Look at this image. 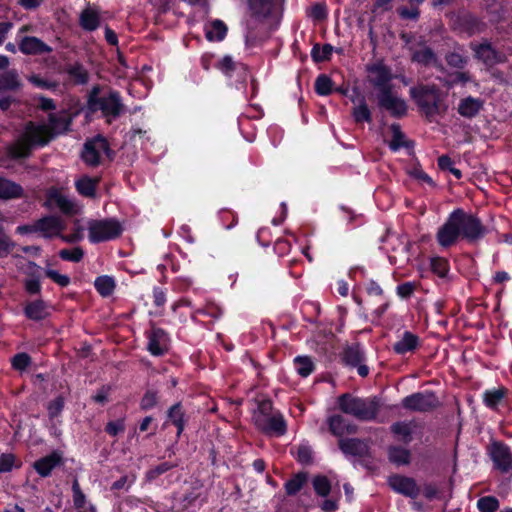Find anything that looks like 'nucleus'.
Returning <instances> with one entry per match:
<instances>
[{"label":"nucleus","instance_id":"f03ea898","mask_svg":"<svg viewBox=\"0 0 512 512\" xmlns=\"http://www.w3.org/2000/svg\"><path fill=\"white\" fill-rule=\"evenodd\" d=\"M484 234L485 229L478 218L462 209H456L439 228L436 238L441 247L447 248L456 244L460 237L473 241Z\"/></svg>","mask_w":512,"mask_h":512},{"label":"nucleus","instance_id":"6ab92c4d","mask_svg":"<svg viewBox=\"0 0 512 512\" xmlns=\"http://www.w3.org/2000/svg\"><path fill=\"white\" fill-rule=\"evenodd\" d=\"M19 50L24 54L49 53L51 48L36 37H23L19 41Z\"/></svg>","mask_w":512,"mask_h":512},{"label":"nucleus","instance_id":"4c0bfd02","mask_svg":"<svg viewBox=\"0 0 512 512\" xmlns=\"http://www.w3.org/2000/svg\"><path fill=\"white\" fill-rule=\"evenodd\" d=\"M352 115L357 123L371 121V112L364 100L353 108Z\"/></svg>","mask_w":512,"mask_h":512},{"label":"nucleus","instance_id":"5fc2aeb1","mask_svg":"<svg viewBox=\"0 0 512 512\" xmlns=\"http://www.w3.org/2000/svg\"><path fill=\"white\" fill-rule=\"evenodd\" d=\"M392 131H393V138L389 143V147L391 150L397 151L401 147H403L405 144L404 135L402 134V132L400 131L398 126L393 125Z\"/></svg>","mask_w":512,"mask_h":512},{"label":"nucleus","instance_id":"58836bf2","mask_svg":"<svg viewBox=\"0 0 512 512\" xmlns=\"http://www.w3.org/2000/svg\"><path fill=\"white\" fill-rule=\"evenodd\" d=\"M19 87L18 76L14 72H7L0 76V91L15 90Z\"/></svg>","mask_w":512,"mask_h":512},{"label":"nucleus","instance_id":"c756f323","mask_svg":"<svg viewBox=\"0 0 512 512\" xmlns=\"http://www.w3.org/2000/svg\"><path fill=\"white\" fill-rule=\"evenodd\" d=\"M98 181V178L83 176L76 181V189L85 197H93L95 195V189Z\"/></svg>","mask_w":512,"mask_h":512},{"label":"nucleus","instance_id":"79ce46f5","mask_svg":"<svg viewBox=\"0 0 512 512\" xmlns=\"http://www.w3.org/2000/svg\"><path fill=\"white\" fill-rule=\"evenodd\" d=\"M504 394V389H493L486 391L484 393V402L486 406L495 408L503 399Z\"/></svg>","mask_w":512,"mask_h":512},{"label":"nucleus","instance_id":"0eeeda50","mask_svg":"<svg viewBox=\"0 0 512 512\" xmlns=\"http://www.w3.org/2000/svg\"><path fill=\"white\" fill-rule=\"evenodd\" d=\"M256 426L270 435H283L286 432V423L281 414H267L262 410L254 415Z\"/></svg>","mask_w":512,"mask_h":512},{"label":"nucleus","instance_id":"f704fd0d","mask_svg":"<svg viewBox=\"0 0 512 512\" xmlns=\"http://www.w3.org/2000/svg\"><path fill=\"white\" fill-rule=\"evenodd\" d=\"M389 459L397 465H405L409 463L410 453L405 448L392 447L389 450Z\"/></svg>","mask_w":512,"mask_h":512},{"label":"nucleus","instance_id":"72a5a7b5","mask_svg":"<svg viewBox=\"0 0 512 512\" xmlns=\"http://www.w3.org/2000/svg\"><path fill=\"white\" fill-rule=\"evenodd\" d=\"M291 453L302 464H308L312 460V449L306 443L291 448Z\"/></svg>","mask_w":512,"mask_h":512},{"label":"nucleus","instance_id":"9b49d317","mask_svg":"<svg viewBox=\"0 0 512 512\" xmlns=\"http://www.w3.org/2000/svg\"><path fill=\"white\" fill-rule=\"evenodd\" d=\"M489 451L495 467L502 473L512 475V453L510 448L503 443L493 442Z\"/></svg>","mask_w":512,"mask_h":512},{"label":"nucleus","instance_id":"603ef678","mask_svg":"<svg viewBox=\"0 0 512 512\" xmlns=\"http://www.w3.org/2000/svg\"><path fill=\"white\" fill-rule=\"evenodd\" d=\"M68 74L76 83L82 84L87 81V73L81 65L75 64L70 66Z\"/></svg>","mask_w":512,"mask_h":512},{"label":"nucleus","instance_id":"c03bdc74","mask_svg":"<svg viewBox=\"0 0 512 512\" xmlns=\"http://www.w3.org/2000/svg\"><path fill=\"white\" fill-rule=\"evenodd\" d=\"M313 487L315 492L321 497H326L331 490V484L325 476H316L313 479Z\"/></svg>","mask_w":512,"mask_h":512},{"label":"nucleus","instance_id":"bb28decb","mask_svg":"<svg viewBox=\"0 0 512 512\" xmlns=\"http://www.w3.org/2000/svg\"><path fill=\"white\" fill-rule=\"evenodd\" d=\"M252 14L257 18H265L274 8V0H247Z\"/></svg>","mask_w":512,"mask_h":512},{"label":"nucleus","instance_id":"13d9d810","mask_svg":"<svg viewBox=\"0 0 512 512\" xmlns=\"http://www.w3.org/2000/svg\"><path fill=\"white\" fill-rule=\"evenodd\" d=\"M15 458L12 454H3L0 457V473L9 472L14 466Z\"/></svg>","mask_w":512,"mask_h":512},{"label":"nucleus","instance_id":"49530a36","mask_svg":"<svg viewBox=\"0 0 512 512\" xmlns=\"http://www.w3.org/2000/svg\"><path fill=\"white\" fill-rule=\"evenodd\" d=\"M431 269L439 277H445L449 271L448 261L441 257H434L431 259Z\"/></svg>","mask_w":512,"mask_h":512},{"label":"nucleus","instance_id":"3c124183","mask_svg":"<svg viewBox=\"0 0 512 512\" xmlns=\"http://www.w3.org/2000/svg\"><path fill=\"white\" fill-rule=\"evenodd\" d=\"M45 274L48 278H50L53 282L61 287H66L70 284L69 276L61 274L57 270L48 268L45 270Z\"/></svg>","mask_w":512,"mask_h":512},{"label":"nucleus","instance_id":"39448f33","mask_svg":"<svg viewBox=\"0 0 512 512\" xmlns=\"http://www.w3.org/2000/svg\"><path fill=\"white\" fill-rule=\"evenodd\" d=\"M98 88H94L89 96L88 109L91 112L101 111L107 118H116L122 111L119 94L110 92L106 96H98Z\"/></svg>","mask_w":512,"mask_h":512},{"label":"nucleus","instance_id":"412c9836","mask_svg":"<svg viewBox=\"0 0 512 512\" xmlns=\"http://www.w3.org/2000/svg\"><path fill=\"white\" fill-rule=\"evenodd\" d=\"M339 447L344 454L351 456H361L368 450L364 441L355 438L341 439Z\"/></svg>","mask_w":512,"mask_h":512},{"label":"nucleus","instance_id":"f257e3e1","mask_svg":"<svg viewBox=\"0 0 512 512\" xmlns=\"http://www.w3.org/2000/svg\"><path fill=\"white\" fill-rule=\"evenodd\" d=\"M70 120L65 113L49 114L48 124L28 123L19 133L16 141L9 146L8 154L12 158L26 157L33 145L46 144L53 135L66 131Z\"/></svg>","mask_w":512,"mask_h":512},{"label":"nucleus","instance_id":"aec40b11","mask_svg":"<svg viewBox=\"0 0 512 512\" xmlns=\"http://www.w3.org/2000/svg\"><path fill=\"white\" fill-rule=\"evenodd\" d=\"M24 190L16 182L0 177V200H11L21 198Z\"/></svg>","mask_w":512,"mask_h":512},{"label":"nucleus","instance_id":"c85d7f7f","mask_svg":"<svg viewBox=\"0 0 512 512\" xmlns=\"http://www.w3.org/2000/svg\"><path fill=\"white\" fill-rule=\"evenodd\" d=\"M94 286L101 296L108 297L113 293L116 284L111 276L102 275L95 279Z\"/></svg>","mask_w":512,"mask_h":512},{"label":"nucleus","instance_id":"b1692460","mask_svg":"<svg viewBox=\"0 0 512 512\" xmlns=\"http://www.w3.org/2000/svg\"><path fill=\"white\" fill-rule=\"evenodd\" d=\"M418 344L419 338L415 334L405 331L401 338L394 344L393 349L397 354L404 355L414 351Z\"/></svg>","mask_w":512,"mask_h":512},{"label":"nucleus","instance_id":"37998d69","mask_svg":"<svg viewBox=\"0 0 512 512\" xmlns=\"http://www.w3.org/2000/svg\"><path fill=\"white\" fill-rule=\"evenodd\" d=\"M169 420L177 427V433L180 434L183 431V412L179 404L174 405L168 412Z\"/></svg>","mask_w":512,"mask_h":512},{"label":"nucleus","instance_id":"a18cd8bd","mask_svg":"<svg viewBox=\"0 0 512 512\" xmlns=\"http://www.w3.org/2000/svg\"><path fill=\"white\" fill-rule=\"evenodd\" d=\"M477 507L481 512H495L499 507V501L493 496H485L478 500Z\"/></svg>","mask_w":512,"mask_h":512},{"label":"nucleus","instance_id":"6e6552de","mask_svg":"<svg viewBox=\"0 0 512 512\" xmlns=\"http://www.w3.org/2000/svg\"><path fill=\"white\" fill-rule=\"evenodd\" d=\"M437 405L438 399L436 395L429 391L417 392L402 400V406L412 411L425 412L435 408Z\"/></svg>","mask_w":512,"mask_h":512},{"label":"nucleus","instance_id":"20e7f679","mask_svg":"<svg viewBox=\"0 0 512 512\" xmlns=\"http://www.w3.org/2000/svg\"><path fill=\"white\" fill-rule=\"evenodd\" d=\"M91 243H100L118 237L122 232L120 223L114 219L88 220L85 226Z\"/></svg>","mask_w":512,"mask_h":512},{"label":"nucleus","instance_id":"a19ab883","mask_svg":"<svg viewBox=\"0 0 512 512\" xmlns=\"http://www.w3.org/2000/svg\"><path fill=\"white\" fill-rule=\"evenodd\" d=\"M306 480H307L306 474L300 473V474H297L296 476H294L289 481H287L285 484V489H286L287 494H289V495L296 494L298 491H300V489L306 483Z\"/></svg>","mask_w":512,"mask_h":512},{"label":"nucleus","instance_id":"dca6fc26","mask_svg":"<svg viewBox=\"0 0 512 512\" xmlns=\"http://www.w3.org/2000/svg\"><path fill=\"white\" fill-rule=\"evenodd\" d=\"M41 267L33 262H27L23 268V272L27 275L24 282L25 290L29 294H38L41 291Z\"/></svg>","mask_w":512,"mask_h":512},{"label":"nucleus","instance_id":"f8f14e48","mask_svg":"<svg viewBox=\"0 0 512 512\" xmlns=\"http://www.w3.org/2000/svg\"><path fill=\"white\" fill-rule=\"evenodd\" d=\"M378 103L381 108L389 111L393 116L400 117L406 114V102L392 92V89L378 93Z\"/></svg>","mask_w":512,"mask_h":512},{"label":"nucleus","instance_id":"5701e85b","mask_svg":"<svg viewBox=\"0 0 512 512\" xmlns=\"http://www.w3.org/2000/svg\"><path fill=\"white\" fill-rule=\"evenodd\" d=\"M474 51L476 57L487 66H492L502 60V56L487 43L476 46Z\"/></svg>","mask_w":512,"mask_h":512},{"label":"nucleus","instance_id":"1a4fd4ad","mask_svg":"<svg viewBox=\"0 0 512 512\" xmlns=\"http://www.w3.org/2000/svg\"><path fill=\"white\" fill-rule=\"evenodd\" d=\"M108 151L107 141L103 137L97 136L85 143L82 159L87 165L96 166L102 157L108 154Z\"/></svg>","mask_w":512,"mask_h":512},{"label":"nucleus","instance_id":"ea45409f","mask_svg":"<svg viewBox=\"0 0 512 512\" xmlns=\"http://www.w3.org/2000/svg\"><path fill=\"white\" fill-rule=\"evenodd\" d=\"M73 502L74 506L79 510V512H89V506H86L85 495L82 493L79 484L77 481L73 483Z\"/></svg>","mask_w":512,"mask_h":512},{"label":"nucleus","instance_id":"393cba45","mask_svg":"<svg viewBox=\"0 0 512 512\" xmlns=\"http://www.w3.org/2000/svg\"><path fill=\"white\" fill-rule=\"evenodd\" d=\"M61 456L53 452L52 454L45 456L34 463V468L43 477L48 476L51 471L60 463Z\"/></svg>","mask_w":512,"mask_h":512},{"label":"nucleus","instance_id":"864d4df0","mask_svg":"<svg viewBox=\"0 0 512 512\" xmlns=\"http://www.w3.org/2000/svg\"><path fill=\"white\" fill-rule=\"evenodd\" d=\"M438 166L442 170H446V171H449L450 173H452L457 179H460L462 176L461 171L454 167L453 161L448 156L439 157Z\"/></svg>","mask_w":512,"mask_h":512},{"label":"nucleus","instance_id":"8fccbe9b","mask_svg":"<svg viewBox=\"0 0 512 512\" xmlns=\"http://www.w3.org/2000/svg\"><path fill=\"white\" fill-rule=\"evenodd\" d=\"M331 80L326 75H320L316 79L315 89L319 95H328L331 92Z\"/></svg>","mask_w":512,"mask_h":512},{"label":"nucleus","instance_id":"2f4dec72","mask_svg":"<svg viewBox=\"0 0 512 512\" xmlns=\"http://www.w3.org/2000/svg\"><path fill=\"white\" fill-rule=\"evenodd\" d=\"M329 429L337 436H342L346 432H351V427L347 425L344 418L339 415H334L329 418Z\"/></svg>","mask_w":512,"mask_h":512},{"label":"nucleus","instance_id":"473e14b6","mask_svg":"<svg viewBox=\"0 0 512 512\" xmlns=\"http://www.w3.org/2000/svg\"><path fill=\"white\" fill-rule=\"evenodd\" d=\"M294 366L299 375L307 377L314 369V364L310 357L298 356L294 360Z\"/></svg>","mask_w":512,"mask_h":512},{"label":"nucleus","instance_id":"f3484780","mask_svg":"<svg viewBox=\"0 0 512 512\" xmlns=\"http://www.w3.org/2000/svg\"><path fill=\"white\" fill-rule=\"evenodd\" d=\"M51 310L52 307L48 302L42 299H36L27 302L24 308V313L28 319L39 321L48 317Z\"/></svg>","mask_w":512,"mask_h":512},{"label":"nucleus","instance_id":"7c9ffc66","mask_svg":"<svg viewBox=\"0 0 512 512\" xmlns=\"http://www.w3.org/2000/svg\"><path fill=\"white\" fill-rule=\"evenodd\" d=\"M413 427L411 422H397L391 429L399 441L408 443L412 440Z\"/></svg>","mask_w":512,"mask_h":512},{"label":"nucleus","instance_id":"a211bd4d","mask_svg":"<svg viewBox=\"0 0 512 512\" xmlns=\"http://www.w3.org/2000/svg\"><path fill=\"white\" fill-rule=\"evenodd\" d=\"M46 205L49 208L56 207L67 214L74 212V203L56 189L49 190Z\"/></svg>","mask_w":512,"mask_h":512},{"label":"nucleus","instance_id":"a878e982","mask_svg":"<svg viewBox=\"0 0 512 512\" xmlns=\"http://www.w3.org/2000/svg\"><path fill=\"white\" fill-rule=\"evenodd\" d=\"M226 33L227 27L220 20H214L205 25V35L209 41H221Z\"/></svg>","mask_w":512,"mask_h":512},{"label":"nucleus","instance_id":"052dcab7","mask_svg":"<svg viewBox=\"0 0 512 512\" xmlns=\"http://www.w3.org/2000/svg\"><path fill=\"white\" fill-rule=\"evenodd\" d=\"M64 406L62 397H57L55 400L50 402L48 406V412L51 418L56 417L60 414Z\"/></svg>","mask_w":512,"mask_h":512},{"label":"nucleus","instance_id":"e2e57ef3","mask_svg":"<svg viewBox=\"0 0 512 512\" xmlns=\"http://www.w3.org/2000/svg\"><path fill=\"white\" fill-rule=\"evenodd\" d=\"M236 64L230 56L223 57L219 63L218 68L226 75H230V72L235 69Z\"/></svg>","mask_w":512,"mask_h":512},{"label":"nucleus","instance_id":"774afa93","mask_svg":"<svg viewBox=\"0 0 512 512\" xmlns=\"http://www.w3.org/2000/svg\"><path fill=\"white\" fill-rule=\"evenodd\" d=\"M310 15H311V17H313L316 20H321V19L325 18V16H326L325 7L321 4L314 5L311 8Z\"/></svg>","mask_w":512,"mask_h":512},{"label":"nucleus","instance_id":"0e129e2a","mask_svg":"<svg viewBox=\"0 0 512 512\" xmlns=\"http://www.w3.org/2000/svg\"><path fill=\"white\" fill-rule=\"evenodd\" d=\"M106 431L112 436H115L118 433L124 431L123 420H117V421L108 423L107 427H106Z\"/></svg>","mask_w":512,"mask_h":512},{"label":"nucleus","instance_id":"4468645a","mask_svg":"<svg viewBox=\"0 0 512 512\" xmlns=\"http://www.w3.org/2000/svg\"><path fill=\"white\" fill-rule=\"evenodd\" d=\"M64 228L65 224L56 216H47L36 221L37 231L47 238L60 235Z\"/></svg>","mask_w":512,"mask_h":512},{"label":"nucleus","instance_id":"9d476101","mask_svg":"<svg viewBox=\"0 0 512 512\" xmlns=\"http://www.w3.org/2000/svg\"><path fill=\"white\" fill-rule=\"evenodd\" d=\"M369 82L378 89V93L392 89L390 84L392 74L388 67L383 63H375L367 68Z\"/></svg>","mask_w":512,"mask_h":512},{"label":"nucleus","instance_id":"338daca9","mask_svg":"<svg viewBox=\"0 0 512 512\" xmlns=\"http://www.w3.org/2000/svg\"><path fill=\"white\" fill-rule=\"evenodd\" d=\"M274 248L278 254L284 255L289 252L291 245L287 240L279 239L276 241Z\"/></svg>","mask_w":512,"mask_h":512},{"label":"nucleus","instance_id":"69168bd1","mask_svg":"<svg viewBox=\"0 0 512 512\" xmlns=\"http://www.w3.org/2000/svg\"><path fill=\"white\" fill-rule=\"evenodd\" d=\"M157 402V395L154 392H147L141 401V406L144 409H150L152 408Z\"/></svg>","mask_w":512,"mask_h":512},{"label":"nucleus","instance_id":"09e8293b","mask_svg":"<svg viewBox=\"0 0 512 512\" xmlns=\"http://www.w3.org/2000/svg\"><path fill=\"white\" fill-rule=\"evenodd\" d=\"M84 252L80 247L73 249H63L59 252V256L66 261L79 262L83 258Z\"/></svg>","mask_w":512,"mask_h":512},{"label":"nucleus","instance_id":"2eb2a0df","mask_svg":"<svg viewBox=\"0 0 512 512\" xmlns=\"http://www.w3.org/2000/svg\"><path fill=\"white\" fill-rule=\"evenodd\" d=\"M169 344L168 335L159 328H153L148 334V351L154 355L159 356L167 351Z\"/></svg>","mask_w":512,"mask_h":512},{"label":"nucleus","instance_id":"c9c22d12","mask_svg":"<svg viewBox=\"0 0 512 512\" xmlns=\"http://www.w3.org/2000/svg\"><path fill=\"white\" fill-rule=\"evenodd\" d=\"M413 60L424 65H430L435 62V55L431 49L426 46L413 51Z\"/></svg>","mask_w":512,"mask_h":512},{"label":"nucleus","instance_id":"e433bc0d","mask_svg":"<svg viewBox=\"0 0 512 512\" xmlns=\"http://www.w3.org/2000/svg\"><path fill=\"white\" fill-rule=\"evenodd\" d=\"M344 359L351 366H357L363 361V351L359 346H352L345 350Z\"/></svg>","mask_w":512,"mask_h":512},{"label":"nucleus","instance_id":"423d86ee","mask_svg":"<svg viewBox=\"0 0 512 512\" xmlns=\"http://www.w3.org/2000/svg\"><path fill=\"white\" fill-rule=\"evenodd\" d=\"M411 96L426 116L439 112V92L433 86H421L411 89Z\"/></svg>","mask_w":512,"mask_h":512},{"label":"nucleus","instance_id":"bf43d9fd","mask_svg":"<svg viewBox=\"0 0 512 512\" xmlns=\"http://www.w3.org/2000/svg\"><path fill=\"white\" fill-rule=\"evenodd\" d=\"M12 247L13 243L0 228V257L6 256L11 251Z\"/></svg>","mask_w":512,"mask_h":512},{"label":"nucleus","instance_id":"ddd939ff","mask_svg":"<svg viewBox=\"0 0 512 512\" xmlns=\"http://www.w3.org/2000/svg\"><path fill=\"white\" fill-rule=\"evenodd\" d=\"M390 487L397 493H400L404 496L415 498L419 494V487L417 486L414 479L394 475L389 478Z\"/></svg>","mask_w":512,"mask_h":512},{"label":"nucleus","instance_id":"4be33fe9","mask_svg":"<svg viewBox=\"0 0 512 512\" xmlns=\"http://www.w3.org/2000/svg\"><path fill=\"white\" fill-rule=\"evenodd\" d=\"M483 107V101L479 98L466 97L458 105V113L466 118L476 116Z\"/></svg>","mask_w":512,"mask_h":512},{"label":"nucleus","instance_id":"6e6d98bb","mask_svg":"<svg viewBox=\"0 0 512 512\" xmlns=\"http://www.w3.org/2000/svg\"><path fill=\"white\" fill-rule=\"evenodd\" d=\"M84 229H85V227H82L78 221L75 222L74 232L70 235L62 236L63 241L68 242V243H74V242H78V241L82 240L84 237V234H83Z\"/></svg>","mask_w":512,"mask_h":512},{"label":"nucleus","instance_id":"680f3d73","mask_svg":"<svg viewBox=\"0 0 512 512\" xmlns=\"http://www.w3.org/2000/svg\"><path fill=\"white\" fill-rule=\"evenodd\" d=\"M447 62L452 67L462 68L466 64L467 60L461 54L454 52L447 56Z\"/></svg>","mask_w":512,"mask_h":512},{"label":"nucleus","instance_id":"de8ad7c7","mask_svg":"<svg viewBox=\"0 0 512 512\" xmlns=\"http://www.w3.org/2000/svg\"><path fill=\"white\" fill-rule=\"evenodd\" d=\"M333 51V47L331 45H324L323 47L314 46L312 49V57L315 61L321 62L330 58Z\"/></svg>","mask_w":512,"mask_h":512},{"label":"nucleus","instance_id":"7ed1b4c3","mask_svg":"<svg viewBox=\"0 0 512 512\" xmlns=\"http://www.w3.org/2000/svg\"><path fill=\"white\" fill-rule=\"evenodd\" d=\"M340 409L347 414L361 420L373 419L379 409V402L375 398H357L343 395L339 398Z\"/></svg>","mask_w":512,"mask_h":512},{"label":"nucleus","instance_id":"4d7b16f0","mask_svg":"<svg viewBox=\"0 0 512 512\" xmlns=\"http://www.w3.org/2000/svg\"><path fill=\"white\" fill-rule=\"evenodd\" d=\"M30 364V357L25 353L17 354L12 359V366L16 370H24Z\"/></svg>","mask_w":512,"mask_h":512},{"label":"nucleus","instance_id":"cd10ccee","mask_svg":"<svg viewBox=\"0 0 512 512\" xmlns=\"http://www.w3.org/2000/svg\"><path fill=\"white\" fill-rule=\"evenodd\" d=\"M100 23L99 12L93 7H87L80 15V24L85 30H95Z\"/></svg>","mask_w":512,"mask_h":512}]
</instances>
